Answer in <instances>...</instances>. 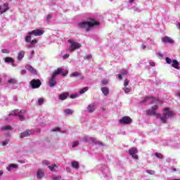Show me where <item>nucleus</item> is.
<instances>
[{
  "instance_id": "56",
  "label": "nucleus",
  "mask_w": 180,
  "mask_h": 180,
  "mask_svg": "<svg viewBox=\"0 0 180 180\" xmlns=\"http://www.w3.org/2000/svg\"><path fill=\"white\" fill-rule=\"evenodd\" d=\"M4 175V172L2 170H0V176H2Z\"/></svg>"
},
{
  "instance_id": "43",
  "label": "nucleus",
  "mask_w": 180,
  "mask_h": 180,
  "mask_svg": "<svg viewBox=\"0 0 180 180\" xmlns=\"http://www.w3.org/2000/svg\"><path fill=\"white\" fill-rule=\"evenodd\" d=\"M108 80L107 79H103L102 81H101V84H102V85H108Z\"/></svg>"
},
{
  "instance_id": "25",
  "label": "nucleus",
  "mask_w": 180,
  "mask_h": 180,
  "mask_svg": "<svg viewBox=\"0 0 180 180\" xmlns=\"http://www.w3.org/2000/svg\"><path fill=\"white\" fill-rule=\"evenodd\" d=\"M4 61H5V63H15V60H13V58H11V57L5 58Z\"/></svg>"
},
{
  "instance_id": "34",
  "label": "nucleus",
  "mask_w": 180,
  "mask_h": 180,
  "mask_svg": "<svg viewBox=\"0 0 180 180\" xmlns=\"http://www.w3.org/2000/svg\"><path fill=\"white\" fill-rule=\"evenodd\" d=\"M155 156H156L157 158H160V160H162L164 158V155L161 153H155Z\"/></svg>"
},
{
  "instance_id": "55",
  "label": "nucleus",
  "mask_w": 180,
  "mask_h": 180,
  "mask_svg": "<svg viewBox=\"0 0 180 180\" xmlns=\"http://www.w3.org/2000/svg\"><path fill=\"white\" fill-rule=\"evenodd\" d=\"M172 172H176V168L172 167Z\"/></svg>"
},
{
  "instance_id": "53",
  "label": "nucleus",
  "mask_w": 180,
  "mask_h": 180,
  "mask_svg": "<svg viewBox=\"0 0 180 180\" xmlns=\"http://www.w3.org/2000/svg\"><path fill=\"white\" fill-rule=\"evenodd\" d=\"M122 75H120V74L118 75L119 79H123V77Z\"/></svg>"
},
{
  "instance_id": "49",
  "label": "nucleus",
  "mask_w": 180,
  "mask_h": 180,
  "mask_svg": "<svg viewBox=\"0 0 180 180\" xmlns=\"http://www.w3.org/2000/svg\"><path fill=\"white\" fill-rule=\"evenodd\" d=\"M20 75H26V70H22L21 72H20Z\"/></svg>"
},
{
  "instance_id": "2",
  "label": "nucleus",
  "mask_w": 180,
  "mask_h": 180,
  "mask_svg": "<svg viewBox=\"0 0 180 180\" xmlns=\"http://www.w3.org/2000/svg\"><path fill=\"white\" fill-rule=\"evenodd\" d=\"M42 34H44V30L43 29H36L27 32L25 38L26 43H27L26 47L32 49L34 47L35 44H37V39L32 40V36H42Z\"/></svg>"
},
{
  "instance_id": "31",
  "label": "nucleus",
  "mask_w": 180,
  "mask_h": 180,
  "mask_svg": "<svg viewBox=\"0 0 180 180\" xmlns=\"http://www.w3.org/2000/svg\"><path fill=\"white\" fill-rule=\"evenodd\" d=\"M79 146V141H74L72 145V148H75V147H78Z\"/></svg>"
},
{
  "instance_id": "63",
  "label": "nucleus",
  "mask_w": 180,
  "mask_h": 180,
  "mask_svg": "<svg viewBox=\"0 0 180 180\" xmlns=\"http://www.w3.org/2000/svg\"><path fill=\"white\" fill-rule=\"evenodd\" d=\"M2 82V78L0 77V84Z\"/></svg>"
},
{
  "instance_id": "28",
  "label": "nucleus",
  "mask_w": 180,
  "mask_h": 180,
  "mask_svg": "<svg viewBox=\"0 0 180 180\" xmlns=\"http://www.w3.org/2000/svg\"><path fill=\"white\" fill-rule=\"evenodd\" d=\"M70 77H81V73L79 72H74L70 75Z\"/></svg>"
},
{
  "instance_id": "12",
  "label": "nucleus",
  "mask_w": 180,
  "mask_h": 180,
  "mask_svg": "<svg viewBox=\"0 0 180 180\" xmlns=\"http://www.w3.org/2000/svg\"><path fill=\"white\" fill-rule=\"evenodd\" d=\"M131 122V118L127 116H124L121 120H120V124H130Z\"/></svg>"
},
{
  "instance_id": "58",
  "label": "nucleus",
  "mask_w": 180,
  "mask_h": 180,
  "mask_svg": "<svg viewBox=\"0 0 180 180\" xmlns=\"http://www.w3.org/2000/svg\"><path fill=\"white\" fill-rule=\"evenodd\" d=\"M146 45H144V44L141 45V49H143V50L146 49Z\"/></svg>"
},
{
  "instance_id": "40",
  "label": "nucleus",
  "mask_w": 180,
  "mask_h": 180,
  "mask_svg": "<svg viewBox=\"0 0 180 180\" xmlns=\"http://www.w3.org/2000/svg\"><path fill=\"white\" fill-rule=\"evenodd\" d=\"M122 75H127V70L123 69L121 70Z\"/></svg>"
},
{
  "instance_id": "18",
  "label": "nucleus",
  "mask_w": 180,
  "mask_h": 180,
  "mask_svg": "<svg viewBox=\"0 0 180 180\" xmlns=\"http://www.w3.org/2000/svg\"><path fill=\"white\" fill-rule=\"evenodd\" d=\"M63 113L65 115V116H71L74 115V110L70 108H66L64 110Z\"/></svg>"
},
{
  "instance_id": "50",
  "label": "nucleus",
  "mask_w": 180,
  "mask_h": 180,
  "mask_svg": "<svg viewBox=\"0 0 180 180\" xmlns=\"http://www.w3.org/2000/svg\"><path fill=\"white\" fill-rule=\"evenodd\" d=\"M13 101H14V102H18V96H14L13 98Z\"/></svg>"
},
{
  "instance_id": "41",
  "label": "nucleus",
  "mask_w": 180,
  "mask_h": 180,
  "mask_svg": "<svg viewBox=\"0 0 180 180\" xmlns=\"http://www.w3.org/2000/svg\"><path fill=\"white\" fill-rule=\"evenodd\" d=\"M166 63L167 64H171L172 63V60L169 58H166Z\"/></svg>"
},
{
  "instance_id": "39",
  "label": "nucleus",
  "mask_w": 180,
  "mask_h": 180,
  "mask_svg": "<svg viewBox=\"0 0 180 180\" xmlns=\"http://www.w3.org/2000/svg\"><path fill=\"white\" fill-rule=\"evenodd\" d=\"M9 143V139H6L4 141L2 142V146H5Z\"/></svg>"
},
{
  "instance_id": "61",
  "label": "nucleus",
  "mask_w": 180,
  "mask_h": 180,
  "mask_svg": "<svg viewBox=\"0 0 180 180\" xmlns=\"http://www.w3.org/2000/svg\"><path fill=\"white\" fill-rule=\"evenodd\" d=\"M177 96L180 97V91L177 93Z\"/></svg>"
},
{
  "instance_id": "37",
  "label": "nucleus",
  "mask_w": 180,
  "mask_h": 180,
  "mask_svg": "<svg viewBox=\"0 0 180 180\" xmlns=\"http://www.w3.org/2000/svg\"><path fill=\"white\" fill-rule=\"evenodd\" d=\"M53 180H61V176H53L52 177Z\"/></svg>"
},
{
  "instance_id": "29",
  "label": "nucleus",
  "mask_w": 180,
  "mask_h": 180,
  "mask_svg": "<svg viewBox=\"0 0 180 180\" xmlns=\"http://www.w3.org/2000/svg\"><path fill=\"white\" fill-rule=\"evenodd\" d=\"M37 176V178H43V172H41V169H38Z\"/></svg>"
},
{
  "instance_id": "9",
  "label": "nucleus",
  "mask_w": 180,
  "mask_h": 180,
  "mask_svg": "<svg viewBox=\"0 0 180 180\" xmlns=\"http://www.w3.org/2000/svg\"><path fill=\"white\" fill-rule=\"evenodd\" d=\"M1 130L2 131H4L5 136L9 137V136H11L10 131L13 130V127H11V125H4L1 127Z\"/></svg>"
},
{
  "instance_id": "14",
  "label": "nucleus",
  "mask_w": 180,
  "mask_h": 180,
  "mask_svg": "<svg viewBox=\"0 0 180 180\" xmlns=\"http://www.w3.org/2000/svg\"><path fill=\"white\" fill-rule=\"evenodd\" d=\"M162 42L165 43V44H172V43H174V40L170 37L165 36L162 38Z\"/></svg>"
},
{
  "instance_id": "16",
  "label": "nucleus",
  "mask_w": 180,
  "mask_h": 180,
  "mask_svg": "<svg viewBox=\"0 0 180 180\" xmlns=\"http://www.w3.org/2000/svg\"><path fill=\"white\" fill-rule=\"evenodd\" d=\"M25 68L26 70H27V71L31 72V74H34V75L37 74V71L36 70V69L33 68V67H32V65H27L25 66Z\"/></svg>"
},
{
  "instance_id": "4",
  "label": "nucleus",
  "mask_w": 180,
  "mask_h": 180,
  "mask_svg": "<svg viewBox=\"0 0 180 180\" xmlns=\"http://www.w3.org/2000/svg\"><path fill=\"white\" fill-rule=\"evenodd\" d=\"M89 20L91 21H84L82 22H79L78 24V27H79V29H86V32H89V30L94 27V26H98L99 25L98 21L92 18H89Z\"/></svg>"
},
{
  "instance_id": "47",
  "label": "nucleus",
  "mask_w": 180,
  "mask_h": 180,
  "mask_svg": "<svg viewBox=\"0 0 180 180\" xmlns=\"http://www.w3.org/2000/svg\"><path fill=\"white\" fill-rule=\"evenodd\" d=\"M50 20H51V15L49 14L46 16V21L50 22Z\"/></svg>"
},
{
  "instance_id": "23",
  "label": "nucleus",
  "mask_w": 180,
  "mask_h": 180,
  "mask_svg": "<svg viewBox=\"0 0 180 180\" xmlns=\"http://www.w3.org/2000/svg\"><path fill=\"white\" fill-rule=\"evenodd\" d=\"M87 110L89 113L95 112V105H94V104L89 105V106L87 107Z\"/></svg>"
},
{
  "instance_id": "15",
  "label": "nucleus",
  "mask_w": 180,
  "mask_h": 180,
  "mask_svg": "<svg viewBox=\"0 0 180 180\" xmlns=\"http://www.w3.org/2000/svg\"><path fill=\"white\" fill-rule=\"evenodd\" d=\"M69 96H70V93L64 92V93L58 95V99L60 101H65V99H67V98Z\"/></svg>"
},
{
  "instance_id": "10",
  "label": "nucleus",
  "mask_w": 180,
  "mask_h": 180,
  "mask_svg": "<svg viewBox=\"0 0 180 180\" xmlns=\"http://www.w3.org/2000/svg\"><path fill=\"white\" fill-rule=\"evenodd\" d=\"M155 101H157V98L155 97L146 96L141 101V103H148L150 105V103H155Z\"/></svg>"
},
{
  "instance_id": "45",
  "label": "nucleus",
  "mask_w": 180,
  "mask_h": 180,
  "mask_svg": "<svg viewBox=\"0 0 180 180\" xmlns=\"http://www.w3.org/2000/svg\"><path fill=\"white\" fill-rule=\"evenodd\" d=\"M129 79H126L124 82V86H127V85H129Z\"/></svg>"
},
{
  "instance_id": "52",
  "label": "nucleus",
  "mask_w": 180,
  "mask_h": 180,
  "mask_svg": "<svg viewBox=\"0 0 180 180\" xmlns=\"http://www.w3.org/2000/svg\"><path fill=\"white\" fill-rule=\"evenodd\" d=\"M150 65L151 67H155V63H154V62H150Z\"/></svg>"
},
{
  "instance_id": "64",
  "label": "nucleus",
  "mask_w": 180,
  "mask_h": 180,
  "mask_svg": "<svg viewBox=\"0 0 180 180\" xmlns=\"http://www.w3.org/2000/svg\"><path fill=\"white\" fill-rule=\"evenodd\" d=\"M84 76H82L80 77V79H84Z\"/></svg>"
},
{
  "instance_id": "59",
  "label": "nucleus",
  "mask_w": 180,
  "mask_h": 180,
  "mask_svg": "<svg viewBox=\"0 0 180 180\" xmlns=\"http://www.w3.org/2000/svg\"><path fill=\"white\" fill-rule=\"evenodd\" d=\"M34 51H31V56H34Z\"/></svg>"
},
{
  "instance_id": "20",
  "label": "nucleus",
  "mask_w": 180,
  "mask_h": 180,
  "mask_svg": "<svg viewBox=\"0 0 180 180\" xmlns=\"http://www.w3.org/2000/svg\"><path fill=\"white\" fill-rule=\"evenodd\" d=\"M83 141H85V143H95V139L86 136L83 138Z\"/></svg>"
},
{
  "instance_id": "11",
  "label": "nucleus",
  "mask_w": 180,
  "mask_h": 180,
  "mask_svg": "<svg viewBox=\"0 0 180 180\" xmlns=\"http://www.w3.org/2000/svg\"><path fill=\"white\" fill-rule=\"evenodd\" d=\"M137 153H139L137 148H131L129 150V154L134 160H139V155H136Z\"/></svg>"
},
{
  "instance_id": "21",
  "label": "nucleus",
  "mask_w": 180,
  "mask_h": 180,
  "mask_svg": "<svg viewBox=\"0 0 180 180\" xmlns=\"http://www.w3.org/2000/svg\"><path fill=\"white\" fill-rule=\"evenodd\" d=\"M71 166L75 169H79V162L77 161H72L71 162Z\"/></svg>"
},
{
  "instance_id": "44",
  "label": "nucleus",
  "mask_w": 180,
  "mask_h": 180,
  "mask_svg": "<svg viewBox=\"0 0 180 180\" xmlns=\"http://www.w3.org/2000/svg\"><path fill=\"white\" fill-rule=\"evenodd\" d=\"M68 57H70V54L65 53V55L63 56V59L67 60V58H68Z\"/></svg>"
},
{
  "instance_id": "24",
  "label": "nucleus",
  "mask_w": 180,
  "mask_h": 180,
  "mask_svg": "<svg viewBox=\"0 0 180 180\" xmlns=\"http://www.w3.org/2000/svg\"><path fill=\"white\" fill-rule=\"evenodd\" d=\"M13 168H18V165H15V164H10L7 167L6 169L7 171H12V169H13Z\"/></svg>"
},
{
  "instance_id": "46",
  "label": "nucleus",
  "mask_w": 180,
  "mask_h": 180,
  "mask_svg": "<svg viewBox=\"0 0 180 180\" xmlns=\"http://www.w3.org/2000/svg\"><path fill=\"white\" fill-rule=\"evenodd\" d=\"M1 52L4 53V54H8L9 53V50L8 49H2L1 50Z\"/></svg>"
},
{
  "instance_id": "36",
  "label": "nucleus",
  "mask_w": 180,
  "mask_h": 180,
  "mask_svg": "<svg viewBox=\"0 0 180 180\" xmlns=\"http://www.w3.org/2000/svg\"><path fill=\"white\" fill-rule=\"evenodd\" d=\"M43 103H44V98H39L38 99V105H39V106H41V105H43Z\"/></svg>"
},
{
  "instance_id": "17",
  "label": "nucleus",
  "mask_w": 180,
  "mask_h": 180,
  "mask_svg": "<svg viewBox=\"0 0 180 180\" xmlns=\"http://www.w3.org/2000/svg\"><path fill=\"white\" fill-rule=\"evenodd\" d=\"M30 134H32V131L30 130H27L24 132H22L20 134V139H23L25 137H29V136H30Z\"/></svg>"
},
{
  "instance_id": "7",
  "label": "nucleus",
  "mask_w": 180,
  "mask_h": 180,
  "mask_svg": "<svg viewBox=\"0 0 180 180\" xmlns=\"http://www.w3.org/2000/svg\"><path fill=\"white\" fill-rule=\"evenodd\" d=\"M19 113H21V115H19ZM25 113H26V110H15L9 114V116L18 115V117H19L20 120L21 122H23V120H25V117H23V115H25Z\"/></svg>"
},
{
  "instance_id": "38",
  "label": "nucleus",
  "mask_w": 180,
  "mask_h": 180,
  "mask_svg": "<svg viewBox=\"0 0 180 180\" xmlns=\"http://www.w3.org/2000/svg\"><path fill=\"white\" fill-rule=\"evenodd\" d=\"M146 172L150 175H154V174H155V172L154 170H146Z\"/></svg>"
},
{
  "instance_id": "33",
  "label": "nucleus",
  "mask_w": 180,
  "mask_h": 180,
  "mask_svg": "<svg viewBox=\"0 0 180 180\" xmlns=\"http://www.w3.org/2000/svg\"><path fill=\"white\" fill-rule=\"evenodd\" d=\"M122 89L124 91L125 94H130V92H131V89L129 87H124Z\"/></svg>"
},
{
  "instance_id": "8",
  "label": "nucleus",
  "mask_w": 180,
  "mask_h": 180,
  "mask_svg": "<svg viewBox=\"0 0 180 180\" xmlns=\"http://www.w3.org/2000/svg\"><path fill=\"white\" fill-rule=\"evenodd\" d=\"M30 85L32 89H37V88H40L41 86V81L39 79H33L30 81Z\"/></svg>"
},
{
  "instance_id": "48",
  "label": "nucleus",
  "mask_w": 180,
  "mask_h": 180,
  "mask_svg": "<svg viewBox=\"0 0 180 180\" xmlns=\"http://www.w3.org/2000/svg\"><path fill=\"white\" fill-rule=\"evenodd\" d=\"M77 96H78L77 94H71L70 95L71 99H75V98H77Z\"/></svg>"
},
{
  "instance_id": "3",
  "label": "nucleus",
  "mask_w": 180,
  "mask_h": 180,
  "mask_svg": "<svg viewBox=\"0 0 180 180\" xmlns=\"http://www.w3.org/2000/svg\"><path fill=\"white\" fill-rule=\"evenodd\" d=\"M63 75L65 77L68 72L65 71L64 69L59 68L57 70L54 71L51 77L49 79V85L51 88H54L56 85H57V75Z\"/></svg>"
},
{
  "instance_id": "1",
  "label": "nucleus",
  "mask_w": 180,
  "mask_h": 180,
  "mask_svg": "<svg viewBox=\"0 0 180 180\" xmlns=\"http://www.w3.org/2000/svg\"><path fill=\"white\" fill-rule=\"evenodd\" d=\"M158 109V105H155L151 107V109L146 110V115L150 116H155L157 119H159L162 123H167V120L172 117L174 116V112L169 111V108H166L164 109V112L162 115L161 114H157V110Z\"/></svg>"
},
{
  "instance_id": "19",
  "label": "nucleus",
  "mask_w": 180,
  "mask_h": 180,
  "mask_svg": "<svg viewBox=\"0 0 180 180\" xmlns=\"http://www.w3.org/2000/svg\"><path fill=\"white\" fill-rule=\"evenodd\" d=\"M172 67L176 70H179V63L176 60H173L172 63Z\"/></svg>"
},
{
  "instance_id": "13",
  "label": "nucleus",
  "mask_w": 180,
  "mask_h": 180,
  "mask_svg": "<svg viewBox=\"0 0 180 180\" xmlns=\"http://www.w3.org/2000/svg\"><path fill=\"white\" fill-rule=\"evenodd\" d=\"M7 11H9V4L8 3H4L0 5V15L5 13Z\"/></svg>"
},
{
  "instance_id": "35",
  "label": "nucleus",
  "mask_w": 180,
  "mask_h": 180,
  "mask_svg": "<svg viewBox=\"0 0 180 180\" xmlns=\"http://www.w3.org/2000/svg\"><path fill=\"white\" fill-rule=\"evenodd\" d=\"M86 91H88V87L83 88L82 89H81L79 91L80 95H82V94H85V92H86Z\"/></svg>"
},
{
  "instance_id": "6",
  "label": "nucleus",
  "mask_w": 180,
  "mask_h": 180,
  "mask_svg": "<svg viewBox=\"0 0 180 180\" xmlns=\"http://www.w3.org/2000/svg\"><path fill=\"white\" fill-rule=\"evenodd\" d=\"M68 43H70V46L68 49V51L72 53L75 50L77 49H81V44L72 41V39H69Z\"/></svg>"
},
{
  "instance_id": "5",
  "label": "nucleus",
  "mask_w": 180,
  "mask_h": 180,
  "mask_svg": "<svg viewBox=\"0 0 180 180\" xmlns=\"http://www.w3.org/2000/svg\"><path fill=\"white\" fill-rule=\"evenodd\" d=\"M96 168L101 172V176H103L105 179L109 180L112 178L109 167H108L106 165L101 164L97 165Z\"/></svg>"
},
{
  "instance_id": "22",
  "label": "nucleus",
  "mask_w": 180,
  "mask_h": 180,
  "mask_svg": "<svg viewBox=\"0 0 180 180\" xmlns=\"http://www.w3.org/2000/svg\"><path fill=\"white\" fill-rule=\"evenodd\" d=\"M101 92L105 95V96H108L109 95V88L108 87H103L101 88Z\"/></svg>"
},
{
  "instance_id": "51",
  "label": "nucleus",
  "mask_w": 180,
  "mask_h": 180,
  "mask_svg": "<svg viewBox=\"0 0 180 180\" xmlns=\"http://www.w3.org/2000/svg\"><path fill=\"white\" fill-rule=\"evenodd\" d=\"M43 164H44L45 165H49V161L47 160H43Z\"/></svg>"
},
{
  "instance_id": "27",
  "label": "nucleus",
  "mask_w": 180,
  "mask_h": 180,
  "mask_svg": "<svg viewBox=\"0 0 180 180\" xmlns=\"http://www.w3.org/2000/svg\"><path fill=\"white\" fill-rule=\"evenodd\" d=\"M25 57V51H21L18 53V59L19 60H22Z\"/></svg>"
},
{
  "instance_id": "42",
  "label": "nucleus",
  "mask_w": 180,
  "mask_h": 180,
  "mask_svg": "<svg viewBox=\"0 0 180 180\" xmlns=\"http://www.w3.org/2000/svg\"><path fill=\"white\" fill-rule=\"evenodd\" d=\"M84 60H91V58H92V55H87L86 56H84Z\"/></svg>"
},
{
  "instance_id": "62",
  "label": "nucleus",
  "mask_w": 180,
  "mask_h": 180,
  "mask_svg": "<svg viewBox=\"0 0 180 180\" xmlns=\"http://www.w3.org/2000/svg\"><path fill=\"white\" fill-rule=\"evenodd\" d=\"M136 11L137 12H140V9H139V8H136Z\"/></svg>"
},
{
  "instance_id": "57",
  "label": "nucleus",
  "mask_w": 180,
  "mask_h": 180,
  "mask_svg": "<svg viewBox=\"0 0 180 180\" xmlns=\"http://www.w3.org/2000/svg\"><path fill=\"white\" fill-rule=\"evenodd\" d=\"M176 27H177L178 29H179V30H180V22H178V23H177Z\"/></svg>"
},
{
  "instance_id": "54",
  "label": "nucleus",
  "mask_w": 180,
  "mask_h": 180,
  "mask_svg": "<svg viewBox=\"0 0 180 180\" xmlns=\"http://www.w3.org/2000/svg\"><path fill=\"white\" fill-rule=\"evenodd\" d=\"M133 2H134V0H129V5H131V4H133Z\"/></svg>"
},
{
  "instance_id": "26",
  "label": "nucleus",
  "mask_w": 180,
  "mask_h": 180,
  "mask_svg": "<svg viewBox=\"0 0 180 180\" xmlns=\"http://www.w3.org/2000/svg\"><path fill=\"white\" fill-rule=\"evenodd\" d=\"M51 131H60V133H67V130H63V131H61V128L60 127H56V128H53V129H51Z\"/></svg>"
},
{
  "instance_id": "30",
  "label": "nucleus",
  "mask_w": 180,
  "mask_h": 180,
  "mask_svg": "<svg viewBox=\"0 0 180 180\" xmlns=\"http://www.w3.org/2000/svg\"><path fill=\"white\" fill-rule=\"evenodd\" d=\"M49 168L50 171L54 172V171H56V168H57V165H51L49 166Z\"/></svg>"
},
{
  "instance_id": "60",
  "label": "nucleus",
  "mask_w": 180,
  "mask_h": 180,
  "mask_svg": "<svg viewBox=\"0 0 180 180\" xmlns=\"http://www.w3.org/2000/svg\"><path fill=\"white\" fill-rule=\"evenodd\" d=\"M12 64V67H16V64H15V63H11Z\"/></svg>"
},
{
  "instance_id": "32",
  "label": "nucleus",
  "mask_w": 180,
  "mask_h": 180,
  "mask_svg": "<svg viewBox=\"0 0 180 180\" xmlns=\"http://www.w3.org/2000/svg\"><path fill=\"white\" fill-rule=\"evenodd\" d=\"M8 84H17L18 83V80H16V79H10L8 80Z\"/></svg>"
}]
</instances>
